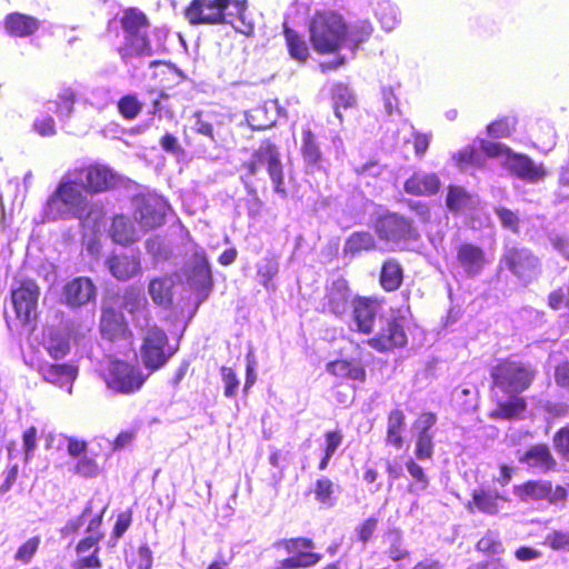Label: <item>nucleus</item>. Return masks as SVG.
<instances>
[{"label":"nucleus","instance_id":"f257e3e1","mask_svg":"<svg viewBox=\"0 0 569 569\" xmlns=\"http://www.w3.org/2000/svg\"><path fill=\"white\" fill-rule=\"evenodd\" d=\"M489 376L491 390L507 396V399H496L489 418L503 421L521 419L528 409L527 399L521 395L536 382L537 367L530 361L505 357L490 368Z\"/></svg>","mask_w":569,"mask_h":569},{"label":"nucleus","instance_id":"f03ea898","mask_svg":"<svg viewBox=\"0 0 569 569\" xmlns=\"http://www.w3.org/2000/svg\"><path fill=\"white\" fill-rule=\"evenodd\" d=\"M247 0H191L184 8V19L192 26L230 24L237 31L250 33L246 23Z\"/></svg>","mask_w":569,"mask_h":569},{"label":"nucleus","instance_id":"7ed1b4c3","mask_svg":"<svg viewBox=\"0 0 569 569\" xmlns=\"http://www.w3.org/2000/svg\"><path fill=\"white\" fill-rule=\"evenodd\" d=\"M120 26L123 43L117 51L123 61L153 54L148 34L150 21L143 11L134 7L127 8L120 18Z\"/></svg>","mask_w":569,"mask_h":569},{"label":"nucleus","instance_id":"20e7f679","mask_svg":"<svg viewBox=\"0 0 569 569\" xmlns=\"http://www.w3.org/2000/svg\"><path fill=\"white\" fill-rule=\"evenodd\" d=\"M310 41L320 54L335 53L348 38V26L343 18L332 10L317 11L309 24Z\"/></svg>","mask_w":569,"mask_h":569},{"label":"nucleus","instance_id":"39448f33","mask_svg":"<svg viewBox=\"0 0 569 569\" xmlns=\"http://www.w3.org/2000/svg\"><path fill=\"white\" fill-rule=\"evenodd\" d=\"M46 213L53 220L67 214L77 218L90 216V203L74 178H67L58 183L46 202Z\"/></svg>","mask_w":569,"mask_h":569},{"label":"nucleus","instance_id":"423d86ee","mask_svg":"<svg viewBox=\"0 0 569 569\" xmlns=\"http://www.w3.org/2000/svg\"><path fill=\"white\" fill-rule=\"evenodd\" d=\"M41 290L32 278H22L10 290V302L14 313L11 319L4 315L8 327L12 323L19 327H27L34 323L39 317V298Z\"/></svg>","mask_w":569,"mask_h":569},{"label":"nucleus","instance_id":"0eeeda50","mask_svg":"<svg viewBox=\"0 0 569 569\" xmlns=\"http://www.w3.org/2000/svg\"><path fill=\"white\" fill-rule=\"evenodd\" d=\"M148 377L137 363L119 358L110 359L101 373L106 387L123 396L138 393Z\"/></svg>","mask_w":569,"mask_h":569},{"label":"nucleus","instance_id":"6e6552de","mask_svg":"<svg viewBox=\"0 0 569 569\" xmlns=\"http://www.w3.org/2000/svg\"><path fill=\"white\" fill-rule=\"evenodd\" d=\"M103 513H97L87 521L86 536L74 546L77 555L72 562L73 569H99L102 567L100 558V542L104 538L101 530Z\"/></svg>","mask_w":569,"mask_h":569},{"label":"nucleus","instance_id":"1a4fd4ad","mask_svg":"<svg viewBox=\"0 0 569 569\" xmlns=\"http://www.w3.org/2000/svg\"><path fill=\"white\" fill-rule=\"evenodd\" d=\"M174 353L176 350L169 346L167 332L157 325L149 327L140 345L143 367L154 372L164 367Z\"/></svg>","mask_w":569,"mask_h":569},{"label":"nucleus","instance_id":"9d476101","mask_svg":"<svg viewBox=\"0 0 569 569\" xmlns=\"http://www.w3.org/2000/svg\"><path fill=\"white\" fill-rule=\"evenodd\" d=\"M276 548H281L288 557L279 561L276 569H306L317 566L322 560V555L316 552L315 541L308 537L283 538L274 542Z\"/></svg>","mask_w":569,"mask_h":569},{"label":"nucleus","instance_id":"9b49d317","mask_svg":"<svg viewBox=\"0 0 569 569\" xmlns=\"http://www.w3.org/2000/svg\"><path fill=\"white\" fill-rule=\"evenodd\" d=\"M66 178H74L84 193L98 194L114 188L117 178L113 171L101 163H90L69 169Z\"/></svg>","mask_w":569,"mask_h":569},{"label":"nucleus","instance_id":"f8f14e48","mask_svg":"<svg viewBox=\"0 0 569 569\" xmlns=\"http://www.w3.org/2000/svg\"><path fill=\"white\" fill-rule=\"evenodd\" d=\"M373 230L381 241L396 244L419 239V232L412 221L398 212L379 216L375 221Z\"/></svg>","mask_w":569,"mask_h":569},{"label":"nucleus","instance_id":"ddd939ff","mask_svg":"<svg viewBox=\"0 0 569 569\" xmlns=\"http://www.w3.org/2000/svg\"><path fill=\"white\" fill-rule=\"evenodd\" d=\"M170 210L168 201L158 194H140L136 198L133 219L147 232L166 223Z\"/></svg>","mask_w":569,"mask_h":569},{"label":"nucleus","instance_id":"4468645a","mask_svg":"<svg viewBox=\"0 0 569 569\" xmlns=\"http://www.w3.org/2000/svg\"><path fill=\"white\" fill-rule=\"evenodd\" d=\"M539 267V258L531 249L513 243L505 246L499 260V269L507 270L519 279L532 276Z\"/></svg>","mask_w":569,"mask_h":569},{"label":"nucleus","instance_id":"2eb2a0df","mask_svg":"<svg viewBox=\"0 0 569 569\" xmlns=\"http://www.w3.org/2000/svg\"><path fill=\"white\" fill-rule=\"evenodd\" d=\"M382 303L383 300L371 296L356 295L351 299L350 318L357 332L366 336L375 332Z\"/></svg>","mask_w":569,"mask_h":569},{"label":"nucleus","instance_id":"dca6fc26","mask_svg":"<svg viewBox=\"0 0 569 569\" xmlns=\"http://www.w3.org/2000/svg\"><path fill=\"white\" fill-rule=\"evenodd\" d=\"M99 332L103 340L111 343L131 341L133 338V332L123 312L109 303H102L101 306Z\"/></svg>","mask_w":569,"mask_h":569},{"label":"nucleus","instance_id":"f3484780","mask_svg":"<svg viewBox=\"0 0 569 569\" xmlns=\"http://www.w3.org/2000/svg\"><path fill=\"white\" fill-rule=\"evenodd\" d=\"M252 157L260 166H266L268 174L273 183V190L281 198H287L284 188V174L279 148L270 140H264L253 151Z\"/></svg>","mask_w":569,"mask_h":569},{"label":"nucleus","instance_id":"a211bd4d","mask_svg":"<svg viewBox=\"0 0 569 569\" xmlns=\"http://www.w3.org/2000/svg\"><path fill=\"white\" fill-rule=\"evenodd\" d=\"M502 167L512 177L532 184L542 182L548 176L542 162L536 163L528 154L516 151L509 159H503Z\"/></svg>","mask_w":569,"mask_h":569},{"label":"nucleus","instance_id":"6ab92c4d","mask_svg":"<svg viewBox=\"0 0 569 569\" xmlns=\"http://www.w3.org/2000/svg\"><path fill=\"white\" fill-rule=\"evenodd\" d=\"M403 322L405 319L400 316L387 319L386 326L376 336L368 339V346L378 352L403 348L408 342Z\"/></svg>","mask_w":569,"mask_h":569},{"label":"nucleus","instance_id":"aec40b11","mask_svg":"<svg viewBox=\"0 0 569 569\" xmlns=\"http://www.w3.org/2000/svg\"><path fill=\"white\" fill-rule=\"evenodd\" d=\"M456 262L470 277L479 276L489 263L485 249L473 242H461L456 247Z\"/></svg>","mask_w":569,"mask_h":569},{"label":"nucleus","instance_id":"412c9836","mask_svg":"<svg viewBox=\"0 0 569 569\" xmlns=\"http://www.w3.org/2000/svg\"><path fill=\"white\" fill-rule=\"evenodd\" d=\"M97 287L89 277H76L62 289V302L70 308H80L93 301Z\"/></svg>","mask_w":569,"mask_h":569},{"label":"nucleus","instance_id":"4be33fe9","mask_svg":"<svg viewBox=\"0 0 569 569\" xmlns=\"http://www.w3.org/2000/svg\"><path fill=\"white\" fill-rule=\"evenodd\" d=\"M351 289L348 281L338 278L326 287L322 300L323 310L340 317L346 313L351 302Z\"/></svg>","mask_w":569,"mask_h":569},{"label":"nucleus","instance_id":"5701e85b","mask_svg":"<svg viewBox=\"0 0 569 569\" xmlns=\"http://www.w3.org/2000/svg\"><path fill=\"white\" fill-rule=\"evenodd\" d=\"M327 372L338 380L363 383L367 380V370L360 359L339 358L326 363Z\"/></svg>","mask_w":569,"mask_h":569},{"label":"nucleus","instance_id":"b1692460","mask_svg":"<svg viewBox=\"0 0 569 569\" xmlns=\"http://www.w3.org/2000/svg\"><path fill=\"white\" fill-rule=\"evenodd\" d=\"M519 462L545 473L555 471L558 467L549 446L543 442L530 446L519 458Z\"/></svg>","mask_w":569,"mask_h":569},{"label":"nucleus","instance_id":"393cba45","mask_svg":"<svg viewBox=\"0 0 569 569\" xmlns=\"http://www.w3.org/2000/svg\"><path fill=\"white\" fill-rule=\"evenodd\" d=\"M441 187L437 173L413 172L403 183V190L411 196L429 197L436 194Z\"/></svg>","mask_w":569,"mask_h":569},{"label":"nucleus","instance_id":"a878e982","mask_svg":"<svg viewBox=\"0 0 569 569\" xmlns=\"http://www.w3.org/2000/svg\"><path fill=\"white\" fill-rule=\"evenodd\" d=\"M407 418L405 411L399 407H395L387 413V426L385 442L387 446L400 450L406 443Z\"/></svg>","mask_w":569,"mask_h":569},{"label":"nucleus","instance_id":"bb28decb","mask_svg":"<svg viewBox=\"0 0 569 569\" xmlns=\"http://www.w3.org/2000/svg\"><path fill=\"white\" fill-rule=\"evenodd\" d=\"M506 501V498L499 492L479 488L472 491L471 499L466 505V508L473 512L479 511L485 515L496 516L500 510V502Z\"/></svg>","mask_w":569,"mask_h":569},{"label":"nucleus","instance_id":"cd10ccee","mask_svg":"<svg viewBox=\"0 0 569 569\" xmlns=\"http://www.w3.org/2000/svg\"><path fill=\"white\" fill-rule=\"evenodd\" d=\"M300 153L308 172H315L322 168L325 158L317 136L310 128L302 129Z\"/></svg>","mask_w":569,"mask_h":569},{"label":"nucleus","instance_id":"c85d7f7f","mask_svg":"<svg viewBox=\"0 0 569 569\" xmlns=\"http://www.w3.org/2000/svg\"><path fill=\"white\" fill-rule=\"evenodd\" d=\"M4 31L14 38H28L33 36L40 28L37 18L21 12H11L4 17Z\"/></svg>","mask_w":569,"mask_h":569},{"label":"nucleus","instance_id":"c756f323","mask_svg":"<svg viewBox=\"0 0 569 569\" xmlns=\"http://www.w3.org/2000/svg\"><path fill=\"white\" fill-rule=\"evenodd\" d=\"M106 264L110 273L119 281H128L141 271L138 256L113 254L107 259Z\"/></svg>","mask_w":569,"mask_h":569},{"label":"nucleus","instance_id":"7c9ffc66","mask_svg":"<svg viewBox=\"0 0 569 569\" xmlns=\"http://www.w3.org/2000/svg\"><path fill=\"white\" fill-rule=\"evenodd\" d=\"M405 280V269L401 263L395 259L389 258L382 261L379 271V286L386 292H395L399 290Z\"/></svg>","mask_w":569,"mask_h":569},{"label":"nucleus","instance_id":"2f4dec72","mask_svg":"<svg viewBox=\"0 0 569 569\" xmlns=\"http://www.w3.org/2000/svg\"><path fill=\"white\" fill-rule=\"evenodd\" d=\"M109 234L116 243L121 246H130L138 240L132 221L124 214H117L112 218Z\"/></svg>","mask_w":569,"mask_h":569},{"label":"nucleus","instance_id":"473e14b6","mask_svg":"<svg viewBox=\"0 0 569 569\" xmlns=\"http://www.w3.org/2000/svg\"><path fill=\"white\" fill-rule=\"evenodd\" d=\"M121 306L133 319H136L138 315H142L147 323L151 320L147 298L133 287H129L124 290Z\"/></svg>","mask_w":569,"mask_h":569},{"label":"nucleus","instance_id":"72a5a7b5","mask_svg":"<svg viewBox=\"0 0 569 569\" xmlns=\"http://www.w3.org/2000/svg\"><path fill=\"white\" fill-rule=\"evenodd\" d=\"M173 280L170 276L157 277L150 280L148 292L154 305L169 307L172 303Z\"/></svg>","mask_w":569,"mask_h":569},{"label":"nucleus","instance_id":"f704fd0d","mask_svg":"<svg viewBox=\"0 0 569 569\" xmlns=\"http://www.w3.org/2000/svg\"><path fill=\"white\" fill-rule=\"evenodd\" d=\"M43 379L53 385L72 382L78 376V368L71 363H50L41 367Z\"/></svg>","mask_w":569,"mask_h":569},{"label":"nucleus","instance_id":"c9c22d12","mask_svg":"<svg viewBox=\"0 0 569 569\" xmlns=\"http://www.w3.org/2000/svg\"><path fill=\"white\" fill-rule=\"evenodd\" d=\"M376 248V240L369 231L352 232L346 240L343 252L346 256L356 257L363 251Z\"/></svg>","mask_w":569,"mask_h":569},{"label":"nucleus","instance_id":"e433bc0d","mask_svg":"<svg viewBox=\"0 0 569 569\" xmlns=\"http://www.w3.org/2000/svg\"><path fill=\"white\" fill-rule=\"evenodd\" d=\"M472 196L465 187L458 184H449L447 187L446 207L455 214L462 212L471 207Z\"/></svg>","mask_w":569,"mask_h":569},{"label":"nucleus","instance_id":"4c0bfd02","mask_svg":"<svg viewBox=\"0 0 569 569\" xmlns=\"http://www.w3.org/2000/svg\"><path fill=\"white\" fill-rule=\"evenodd\" d=\"M452 160L455 164L461 169L468 167L483 169L486 167V158L479 147H476L475 144H467L458 150L452 156Z\"/></svg>","mask_w":569,"mask_h":569},{"label":"nucleus","instance_id":"58836bf2","mask_svg":"<svg viewBox=\"0 0 569 569\" xmlns=\"http://www.w3.org/2000/svg\"><path fill=\"white\" fill-rule=\"evenodd\" d=\"M283 36L290 57L298 62H306L309 58V48L301 34L284 26Z\"/></svg>","mask_w":569,"mask_h":569},{"label":"nucleus","instance_id":"ea45409f","mask_svg":"<svg viewBox=\"0 0 569 569\" xmlns=\"http://www.w3.org/2000/svg\"><path fill=\"white\" fill-rule=\"evenodd\" d=\"M548 480H528L516 487V495L522 501L546 500Z\"/></svg>","mask_w":569,"mask_h":569},{"label":"nucleus","instance_id":"a19ab883","mask_svg":"<svg viewBox=\"0 0 569 569\" xmlns=\"http://www.w3.org/2000/svg\"><path fill=\"white\" fill-rule=\"evenodd\" d=\"M46 350L53 359L64 358L70 352V338L68 335L52 330L48 335Z\"/></svg>","mask_w":569,"mask_h":569},{"label":"nucleus","instance_id":"79ce46f5","mask_svg":"<svg viewBox=\"0 0 569 569\" xmlns=\"http://www.w3.org/2000/svg\"><path fill=\"white\" fill-rule=\"evenodd\" d=\"M342 441L343 435L341 430L335 429L325 432V447L322 450L321 459L318 465L319 470H326L328 468L332 456L341 446Z\"/></svg>","mask_w":569,"mask_h":569},{"label":"nucleus","instance_id":"37998d69","mask_svg":"<svg viewBox=\"0 0 569 569\" xmlns=\"http://www.w3.org/2000/svg\"><path fill=\"white\" fill-rule=\"evenodd\" d=\"M517 117L516 116H501L495 121L490 122L486 130L487 133L496 139L509 138L517 128Z\"/></svg>","mask_w":569,"mask_h":569},{"label":"nucleus","instance_id":"c03bdc74","mask_svg":"<svg viewBox=\"0 0 569 569\" xmlns=\"http://www.w3.org/2000/svg\"><path fill=\"white\" fill-rule=\"evenodd\" d=\"M117 109L124 120L132 121L141 113L143 103L136 93H127L117 101Z\"/></svg>","mask_w":569,"mask_h":569},{"label":"nucleus","instance_id":"a18cd8bd","mask_svg":"<svg viewBox=\"0 0 569 569\" xmlns=\"http://www.w3.org/2000/svg\"><path fill=\"white\" fill-rule=\"evenodd\" d=\"M313 493L319 503L326 507H332L335 505V483L328 477H321L316 480Z\"/></svg>","mask_w":569,"mask_h":569},{"label":"nucleus","instance_id":"49530a36","mask_svg":"<svg viewBox=\"0 0 569 569\" xmlns=\"http://www.w3.org/2000/svg\"><path fill=\"white\" fill-rule=\"evenodd\" d=\"M406 468L415 480V483H410L408 486V491L410 493H417L419 491L426 490L429 486V478L426 475L423 468L413 459L406 461Z\"/></svg>","mask_w":569,"mask_h":569},{"label":"nucleus","instance_id":"de8ad7c7","mask_svg":"<svg viewBox=\"0 0 569 569\" xmlns=\"http://www.w3.org/2000/svg\"><path fill=\"white\" fill-rule=\"evenodd\" d=\"M478 552L485 556H495L502 553L505 548L498 535L493 531H487L475 545Z\"/></svg>","mask_w":569,"mask_h":569},{"label":"nucleus","instance_id":"09e8293b","mask_svg":"<svg viewBox=\"0 0 569 569\" xmlns=\"http://www.w3.org/2000/svg\"><path fill=\"white\" fill-rule=\"evenodd\" d=\"M72 472L80 478L91 479L100 475L101 467L93 457L83 455L76 461Z\"/></svg>","mask_w":569,"mask_h":569},{"label":"nucleus","instance_id":"8fccbe9b","mask_svg":"<svg viewBox=\"0 0 569 569\" xmlns=\"http://www.w3.org/2000/svg\"><path fill=\"white\" fill-rule=\"evenodd\" d=\"M41 545V537L40 536H33L29 539H27L24 542H22L16 550L13 555V559L17 562L27 565L32 561V559L36 557V555L39 551Z\"/></svg>","mask_w":569,"mask_h":569},{"label":"nucleus","instance_id":"3c124183","mask_svg":"<svg viewBox=\"0 0 569 569\" xmlns=\"http://www.w3.org/2000/svg\"><path fill=\"white\" fill-rule=\"evenodd\" d=\"M332 99L335 102V114L340 120H342L340 108L347 109L353 107L356 103L355 96L352 94L350 89L342 83H338L335 86L332 90Z\"/></svg>","mask_w":569,"mask_h":569},{"label":"nucleus","instance_id":"603ef678","mask_svg":"<svg viewBox=\"0 0 569 569\" xmlns=\"http://www.w3.org/2000/svg\"><path fill=\"white\" fill-rule=\"evenodd\" d=\"M77 94L71 87L62 88L57 94L54 101L56 110L58 116L69 117L74 110Z\"/></svg>","mask_w":569,"mask_h":569},{"label":"nucleus","instance_id":"864d4df0","mask_svg":"<svg viewBox=\"0 0 569 569\" xmlns=\"http://www.w3.org/2000/svg\"><path fill=\"white\" fill-rule=\"evenodd\" d=\"M433 435L427 430H420L416 438L415 456L418 460H430L433 456Z\"/></svg>","mask_w":569,"mask_h":569},{"label":"nucleus","instance_id":"5fc2aeb1","mask_svg":"<svg viewBox=\"0 0 569 569\" xmlns=\"http://www.w3.org/2000/svg\"><path fill=\"white\" fill-rule=\"evenodd\" d=\"M267 113L264 106H257L247 113L246 120L252 130H266L274 123V120L267 117Z\"/></svg>","mask_w":569,"mask_h":569},{"label":"nucleus","instance_id":"6e6d98bb","mask_svg":"<svg viewBox=\"0 0 569 569\" xmlns=\"http://www.w3.org/2000/svg\"><path fill=\"white\" fill-rule=\"evenodd\" d=\"M92 506L91 503H88L84 506V508L81 510V512L69 519L64 526L60 529V533L62 537H73L74 535L79 533L80 529L87 523V518L91 515Z\"/></svg>","mask_w":569,"mask_h":569},{"label":"nucleus","instance_id":"4d7b16f0","mask_svg":"<svg viewBox=\"0 0 569 569\" xmlns=\"http://www.w3.org/2000/svg\"><path fill=\"white\" fill-rule=\"evenodd\" d=\"M478 142H479V149L482 151L483 157H488V158L503 157V159H509L513 151L511 148H509L508 146L500 143V142L489 141V140H485V139H479Z\"/></svg>","mask_w":569,"mask_h":569},{"label":"nucleus","instance_id":"13d9d810","mask_svg":"<svg viewBox=\"0 0 569 569\" xmlns=\"http://www.w3.org/2000/svg\"><path fill=\"white\" fill-rule=\"evenodd\" d=\"M552 446L559 457L569 462V423L559 428L552 437Z\"/></svg>","mask_w":569,"mask_h":569},{"label":"nucleus","instance_id":"bf43d9fd","mask_svg":"<svg viewBox=\"0 0 569 569\" xmlns=\"http://www.w3.org/2000/svg\"><path fill=\"white\" fill-rule=\"evenodd\" d=\"M153 563L152 551L147 543L140 545L132 552L130 565L136 569H151Z\"/></svg>","mask_w":569,"mask_h":569},{"label":"nucleus","instance_id":"052dcab7","mask_svg":"<svg viewBox=\"0 0 569 569\" xmlns=\"http://www.w3.org/2000/svg\"><path fill=\"white\" fill-rule=\"evenodd\" d=\"M495 213L499 218L503 228L509 229L513 233L519 232L520 219L516 212L506 207L499 206L495 208Z\"/></svg>","mask_w":569,"mask_h":569},{"label":"nucleus","instance_id":"680f3d73","mask_svg":"<svg viewBox=\"0 0 569 569\" xmlns=\"http://www.w3.org/2000/svg\"><path fill=\"white\" fill-rule=\"evenodd\" d=\"M279 271V264L274 259H267L266 262L258 267L257 273L260 278V283L266 288L270 289L272 280Z\"/></svg>","mask_w":569,"mask_h":569},{"label":"nucleus","instance_id":"e2e57ef3","mask_svg":"<svg viewBox=\"0 0 569 569\" xmlns=\"http://www.w3.org/2000/svg\"><path fill=\"white\" fill-rule=\"evenodd\" d=\"M220 373L224 385L223 395L227 398L236 397L239 387V379L237 377L236 371L230 367L223 366L220 368Z\"/></svg>","mask_w":569,"mask_h":569},{"label":"nucleus","instance_id":"0e129e2a","mask_svg":"<svg viewBox=\"0 0 569 569\" xmlns=\"http://www.w3.org/2000/svg\"><path fill=\"white\" fill-rule=\"evenodd\" d=\"M32 128L39 136L44 138L52 137L57 132L56 122L49 114L34 120Z\"/></svg>","mask_w":569,"mask_h":569},{"label":"nucleus","instance_id":"69168bd1","mask_svg":"<svg viewBox=\"0 0 569 569\" xmlns=\"http://www.w3.org/2000/svg\"><path fill=\"white\" fill-rule=\"evenodd\" d=\"M377 526L378 519L376 517L367 518L356 528L357 539L363 545L367 543L371 539Z\"/></svg>","mask_w":569,"mask_h":569},{"label":"nucleus","instance_id":"338daca9","mask_svg":"<svg viewBox=\"0 0 569 569\" xmlns=\"http://www.w3.org/2000/svg\"><path fill=\"white\" fill-rule=\"evenodd\" d=\"M546 543L552 550L569 548V531L553 530L546 537Z\"/></svg>","mask_w":569,"mask_h":569},{"label":"nucleus","instance_id":"774afa93","mask_svg":"<svg viewBox=\"0 0 569 569\" xmlns=\"http://www.w3.org/2000/svg\"><path fill=\"white\" fill-rule=\"evenodd\" d=\"M372 30L370 22L361 21L355 24L350 30L348 29V36H350L353 42L360 43L370 38Z\"/></svg>","mask_w":569,"mask_h":569}]
</instances>
